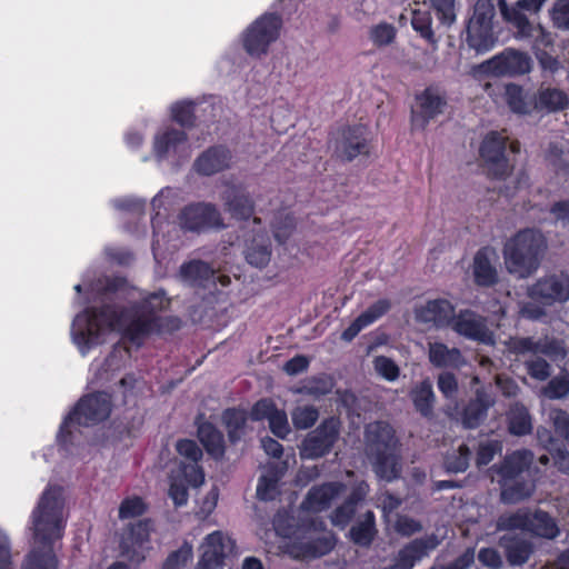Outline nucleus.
Returning a JSON list of instances; mask_svg holds the SVG:
<instances>
[{
    "mask_svg": "<svg viewBox=\"0 0 569 569\" xmlns=\"http://www.w3.org/2000/svg\"><path fill=\"white\" fill-rule=\"evenodd\" d=\"M169 305L164 292L157 291L144 297L140 306L120 313L110 307L99 312L86 311L74 320V341L79 346H90L102 341L106 332L117 331L123 339L139 346L151 335L163 331L164 319L158 312L166 310Z\"/></svg>",
    "mask_w": 569,
    "mask_h": 569,
    "instance_id": "f257e3e1",
    "label": "nucleus"
},
{
    "mask_svg": "<svg viewBox=\"0 0 569 569\" xmlns=\"http://www.w3.org/2000/svg\"><path fill=\"white\" fill-rule=\"evenodd\" d=\"M64 500L60 487H49L32 512L33 546L52 548L64 528Z\"/></svg>",
    "mask_w": 569,
    "mask_h": 569,
    "instance_id": "f03ea898",
    "label": "nucleus"
},
{
    "mask_svg": "<svg viewBox=\"0 0 569 569\" xmlns=\"http://www.w3.org/2000/svg\"><path fill=\"white\" fill-rule=\"evenodd\" d=\"M546 249L541 232L525 229L511 237L503 247V261L509 273L526 278L533 273Z\"/></svg>",
    "mask_w": 569,
    "mask_h": 569,
    "instance_id": "7ed1b4c3",
    "label": "nucleus"
},
{
    "mask_svg": "<svg viewBox=\"0 0 569 569\" xmlns=\"http://www.w3.org/2000/svg\"><path fill=\"white\" fill-rule=\"evenodd\" d=\"M528 296L531 302L523 305L520 312L525 318L538 320L546 316L545 308L569 301V274L560 271L540 277L528 288Z\"/></svg>",
    "mask_w": 569,
    "mask_h": 569,
    "instance_id": "20e7f679",
    "label": "nucleus"
},
{
    "mask_svg": "<svg viewBox=\"0 0 569 569\" xmlns=\"http://www.w3.org/2000/svg\"><path fill=\"white\" fill-rule=\"evenodd\" d=\"M547 0H518L508 6L506 0H499L502 18L516 28L515 37L518 40H532L535 44H549V33L540 24L530 22L526 12H538Z\"/></svg>",
    "mask_w": 569,
    "mask_h": 569,
    "instance_id": "39448f33",
    "label": "nucleus"
},
{
    "mask_svg": "<svg viewBox=\"0 0 569 569\" xmlns=\"http://www.w3.org/2000/svg\"><path fill=\"white\" fill-rule=\"evenodd\" d=\"M366 451L369 457L381 456L390 463V471L383 468V461L377 466V476L391 481L399 475L396 457V439L392 428L386 422H372L366 429Z\"/></svg>",
    "mask_w": 569,
    "mask_h": 569,
    "instance_id": "423d86ee",
    "label": "nucleus"
},
{
    "mask_svg": "<svg viewBox=\"0 0 569 569\" xmlns=\"http://www.w3.org/2000/svg\"><path fill=\"white\" fill-rule=\"evenodd\" d=\"M282 28V19L274 13H264L252 21L241 34L244 51L253 58L268 54L269 48L274 43Z\"/></svg>",
    "mask_w": 569,
    "mask_h": 569,
    "instance_id": "0eeeda50",
    "label": "nucleus"
},
{
    "mask_svg": "<svg viewBox=\"0 0 569 569\" xmlns=\"http://www.w3.org/2000/svg\"><path fill=\"white\" fill-rule=\"evenodd\" d=\"M260 217H253L251 222L246 224L248 229L244 236L243 254L246 261L256 268H264L271 260L272 249L271 241L266 231L260 227Z\"/></svg>",
    "mask_w": 569,
    "mask_h": 569,
    "instance_id": "6e6552de",
    "label": "nucleus"
},
{
    "mask_svg": "<svg viewBox=\"0 0 569 569\" xmlns=\"http://www.w3.org/2000/svg\"><path fill=\"white\" fill-rule=\"evenodd\" d=\"M335 154L342 160H352L369 152L368 129L361 124L337 131L332 140Z\"/></svg>",
    "mask_w": 569,
    "mask_h": 569,
    "instance_id": "1a4fd4ad",
    "label": "nucleus"
},
{
    "mask_svg": "<svg viewBox=\"0 0 569 569\" xmlns=\"http://www.w3.org/2000/svg\"><path fill=\"white\" fill-rule=\"evenodd\" d=\"M339 436V421L335 418L325 420L317 429L307 435L300 446L303 459H317L330 451Z\"/></svg>",
    "mask_w": 569,
    "mask_h": 569,
    "instance_id": "9d476101",
    "label": "nucleus"
},
{
    "mask_svg": "<svg viewBox=\"0 0 569 569\" xmlns=\"http://www.w3.org/2000/svg\"><path fill=\"white\" fill-rule=\"evenodd\" d=\"M323 523H312L307 529L299 530L293 546L295 557H320L328 553L333 547V539L329 532H321Z\"/></svg>",
    "mask_w": 569,
    "mask_h": 569,
    "instance_id": "9b49d317",
    "label": "nucleus"
},
{
    "mask_svg": "<svg viewBox=\"0 0 569 569\" xmlns=\"http://www.w3.org/2000/svg\"><path fill=\"white\" fill-rule=\"evenodd\" d=\"M507 140L508 137L502 132H490L480 148L481 158L489 173L497 178L506 177L512 169V164L505 154Z\"/></svg>",
    "mask_w": 569,
    "mask_h": 569,
    "instance_id": "f8f14e48",
    "label": "nucleus"
},
{
    "mask_svg": "<svg viewBox=\"0 0 569 569\" xmlns=\"http://www.w3.org/2000/svg\"><path fill=\"white\" fill-rule=\"evenodd\" d=\"M234 541L223 531L209 533L200 545L197 569H218L224 557L232 552Z\"/></svg>",
    "mask_w": 569,
    "mask_h": 569,
    "instance_id": "ddd939ff",
    "label": "nucleus"
},
{
    "mask_svg": "<svg viewBox=\"0 0 569 569\" xmlns=\"http://www.w3.org/2000/svg\"><path fill=\"white\" fill-rule=\"evenodd\" d=\"M110 410L111 402L107 393L89 395L79 401L69 420L79 425H93L107 419Z\"/></svg>",
    "mask_w": 569,
    "mask_h": 569,
    "instance_id": "4468645a",
    "label": "nucleus"
},
{
    "mask_svg": "<svg viewBox=\"0 0 569 569\" xmlns=\"http://www.w3.org/2000/svg\"><path fill=\"white\" fill-rule=\"evenodd\" d=\"M531 58L521 51L507 49L487 62L488 70L496 76H518L531 70Z\"/></svg>",
    "mask_w": 569,
    "mask_h": 569,
    "instance_id": "2eb2a0df",
    "label": "nucleus"
},
{
    "mask_svg": "<svg viewBox=\"0 0 569 569\" xmlns=\"http://www.w3.org/2000/svg\"><path fill=\"white\" fill-rule=\"evenodd\" d=\"M150 523L140 521L131 527L122 542L123 556L134 565L141 563L150 549Z\"/></svg>",
    "mask_w": 569,
    "mask_h": 569,
    "instance_id": "dca6fc26",
    "label": "nucleus"
},
{
    "mask_svg": "<svg viewBox=\"0 0 569 569\" xmlns=\"http://www.w3.org/2000/svg\"><path fill=\"white\" fill-rule=\"evenodd\" d=\"M451 328L468 339L482 343H493L492 333L488 329L485 319L470 310L459 312L455 317Z\"/></svg>",
    "mask_w": 569,
    "mask_h": 569,
    "instance_id": "f3484780",
    "label": "nucleus"
},
{
    "mask_svg": "<svg viewBox=\"0 0 569 569\" xmlns=\"http://www.w3.org/2000/svg\"><path fill=\"white\" fill-rule=\"evenodd\" d=\"M445 100L432 90H425L417 97L412 109L411 124L415 130H422L436 116L443 112Z\"/></svg>",
    "mask_w": 569,
    "mask_h": 569,
    "instance_id": "a211bd4d",
    "label": "nucleus"
},
{
    "mask_svg": "<svg viewBox=\"0 0 569 569\" xmlns=\"http://www.w3.org/2000/svg\"><path fill=\"white\" fill-rule=\"evenodd\" d=\"M180 221L183 228L192 231L223 226L218 210L207 203L187 207L181 213Z\"/></svg>",
    "mask_w": 569,
    "mask_h": 569,
    "instance_id": "6ab92c4d",
    "label": "nucleus"
},
{
    "mask_svg": "<svg viewBox=\"0 0 569 569\" xmlns=\"http://www.w3.org/2000/svg\"><path fill=\"white\" fill-rule=\"evenodd\" d=\"M418 322L435 327L452 326L455 315L453 306L445 299H436L418 307L415 311Z\"/></svg>",
    "mask_w": 569,
    "mask_h": 569,
    "instance_id": "aec40b11",
    "label": "nucleus"
},
{
    "mask_svg": "<svg viewBox=\"0 0 569 569\" xmlns=\"http://www.w3.org/2000/svg\"><path fill=\"white\" fill-rule=\"evenodd\" d=\"M253 420H268L269 428L279 438H286L290 433V425L284 410L278 409L271 400L258 401L252 410Z\"/></svg>",
    "mask_w": 569,
    "mask_h": 569,
    "instance_id": "412c9836",
    "label": "nucleus"
},
{
    "mask_svg": "<svg viewBox=\"0 0 569 569\" xmlns=\"http://www.w3.org/2000/svg\"><path fill=\"white\" fill-rule=\"evenodd\" d=\"M178 453L188 460L180 470L184 477L186 482L193 487H199L204 481V475L198 466V461L202 457V451L198 445L188 439L179 440L176 445Z\"/></svg>",
    "mask_w": 569,
    "mask_h": 569,
    "instance_id": "4be33fe9",
    "label": "nucleus"
},
{
    "mask_svg": "<svg viewBox=\"0 0 569 569\" xmlns=\"http://www.w3.org/2000/svg\"><path fill=\"white\" fill-rule=\"evenodd\" d=\"M224 209L238 220L248 222L254 212V207L249 194L238 186H228L221 194Z\"/></svg>",
    "mask_w": 569,
    "mask_h": 569,
    "instance_id": "5701e85b",
    "label": "nucleus"
},
{
    "mask_svg": "<svg viewBox=\"0 0 569 569\" xmlns=\"http://www.w3.org/2000/svg\"><path fill=\"white\" fill-rule=\"evenodd\" d=\"M497 259V252L492 248H482L476 253L472 269L479 286H492L498 281Z\"/></svg>",
    "mask_w": 569,
    "mask_h": 569,
    "instance_id": "b1692460",
    "label": "nucleus"
},
{
    "mask_svg": "<svg viewBox=\"0 0 569 569\" xmlns=\"http://www.w3.org/2000/svg\"><path fill=\"white\" fill-rule=\"evenodd\" d=\"M512 349L520 355H545L550 358H565L567 352L563 346L555 339H540L533 341L530 338L519 339L512 342Z\"/></svg>",
    "mask_w": 569,
    "mask_h": 569,
    "instance_id": "393cba45",
    "label": "nucleus"
},
{
    "mask_svg": "<svg viewBox=\"0 0 569 569\" xmlns=\"http://www.w3.org/2000/svg\"><path fill=\"white\" fill-rule=\"evenodd\" d=\"M345 491L340 482L325 483L313 487L307 495L302 507L311 512H319L327 509Z\"/></svg>",
    "mask_w": 569,
    "mask_h": 569,
    "instance_id": "a878e982",
    "label": "nucleus"
},
{
    "mask_svg": "<svg viewBox=\"0 0 569 569\" xmlns=\"http://www.w3.org/2000/svg\"><path fill=\"white\" fill-rule=\"evenodd\" d=\"M428 358L431 365L437 368H460L465 359L458 348H449L438 341L428 343Z\"/></svg>",
    "mask_w": 569,
    "mask_h": 569,
    "instance_id": "bb28decb",
    "label": "nucleus"
},
{
    "mask_svg": "<svg viewBox=\"0 0 569 569\" xmlns=\"http://www.w3.org/2000/svg\"><path fill=\"white\" fill-rule=\"evenodd\" d=\"M390 309L388 300H378L363 311L353 322L341 333L345 341H351L362 329L373 323Z\"/></svg>",
    "mask_w": 569,
    "mask_h": 569,
    "instance_id": "cd10ccee",
    "label": "nucleus"
},
{
    "mask_svg": "<svg viewBox=\"0 0 569 569\" xmlns=\"http://www.w3.org/2000/svg\"><path fill=\"white\" fill-rule=\"evenodd\" d=\"M230 152L224 148H213L203 152L196 161V170L210 176L229 167Z\"/></svg>",
    "mask_w": 569,
    "mask_h": 569,
    "instance_id": "c85d7f7f",
    "label": "nucleus"
},
{
    "mask_svg": "<svg viewBox=\"0 0 569 569\" xmlns=\"http://www.w3.org/2000/svg\"><path fill=\"white\" fill-rule=\"evenodd\" d=\"M497 39L492 26L478 24L477 21H469L467 27V42L477 52H486L493 48Z\"/></svg>",
    "mask_w": 569,
    "mask_h": 569,
    "instance_id": "c756f323",
    "label": "nucleus"
},
{
    "mask_svg": "<svg viewBox=\"0 0 569 569\" xmlns=\"http://www.w3.org/2000/svg\"><path fill=\"white\" fill-rule=\"evenodd\" d=\"M503 99L515 113L529 114L536 110L535 96L529 94L517 84L510 83L506 86Z\"/></svg>",
    "mask_w": 569,
    "mask_h": 569,
    "instance_id": "7c9ffc66",
    "label": "nucleus"
},
{
    "mask_svg": "<svg viewBox=\"0 0 569 569\" xmlns=\"http://www.w3.org/2000/svg\"><path fill=\"white\" fill-rule=\"evenodd\" d=\"M536 110L556 112L569 106L566 92L557 88H540L535 94Z\"/></svg>",
    "mask_w": 569,
    "mask_h": 569,
    "instance_id": "2f4dec72",
    "label": "nucleus"
},
{
    "mask_svg": "<svg viewBox=\"0 0 569 569\" xmlns=\"http://www.w3.org/2000/svg\"><path fill=\"white\" fill-rule=\"evenodd\" d=\"M532 462V453L528 450L515 451L508 456L498 470L499 479L515 480L530 463Z\"/></svg>",
    "mask_w": 569,
    "mask_h": 569,
    "instance_id": "473e14b6",
    "label": "nucleus"
},
{
    "mask_svg": "<svg viewBox=\"0 0 569 569\" xmlns=\"http://www.w3.org/2000/svg\"><path fill=\"white\" fill-rule=\"evenodd\" d=\"M376 533L377 529L372 511H366L357 519L356 523L350 529L351 540L363 547H367L372 542Z\"/></svg>",
    "mask_w": 569,
    "mask_h": 569,
    "instance_id": "72a5a7b5",
    "label": "nucleus"
},
{
    "mask_svg": "<svg viewBox=\"0 0 569 569\" xmlns=\"http://www.w3.org/2000/svg\"><path fill=\"white\" fill-rule=\"evenodd\" d=\"M198 437L206 450L213 458H221L224 453V441L222 433L210 422H203L198 428Z\"/></svg>",
    "mask_w": 569,
    "mask_h": 569,
    "instance_id": "f704fd0d",
    "label": "nucleus"
},
{
    "mask_svg": "<svg viewBox=\"0 0 569 569\" xmlns=\"http://www.w3.org/2000/svg\"><path fill=\"white\" fill-rule=\"evenodd\" d=\"M493 405L492 399L485 392H477V397L471 401L463 412V425L467 428L477 427L486 417L487 410Z\"/></svg>",
    "mask_w": 569,
    "mask_h": 569,
    "instance_id": "c9c22d12",
    "label": "nucleus"
},
{
    "mask_svg": "<svg viewBox=\"0 0 569 569\" xmlns=\"http://www.w3.org/2000/svg\"><path fill=\"white\" fill-rule=\"evenodd\" d=\"M500 545L506 549L508 561L513 566L525 563L532 552V548L529 542L509 535H506L500 539Z\"/></svg>",
    "mask_w": 569,
    "mask_h": 569,
    "instance_id": "e433bc0d",
    "label": "nucleus"
},
{
    "mask_svg": "<svg viewBox=\"0 0 569 569\" xmlns=\"http://www.w3.org/2000/svg\"><path fill=\"white\" fill-rule=\"evenodd\" d=\"M501 486V499L507 503H516L528 497L535 490L530 481L518 482L515 480L498 481Z\"/></svg>",
    "mask_w": 569,
    "mask_h": 569,
    "instance_id": "4c0bfd02",
    "label": "nucleus"
},
{
    "mask_svg": "<svg viewBox=\"0 0 569 569\" xmlns=\"http://www.w3.org/2000/svg\"><path fill=\"white\" fill-rule=\"evenodd\" d=\"M22 569H57V559L52 548L33 546L26 558Z\"/></svg>",
    "mask_w": 569,
    "mask_h": 569,
    "instance_id": "58836bf2",
    "label": "nucleus"
},
{
    "mask_svg": "<svg viewBox=\"0 0 569 569\" xmlns=\"http://www.w3.org/2000/svg\"><path fill=\"white\" fill-rule=\"evenodd\" d=\"M529 519L527 531L548 539H553L558 536L559 529L556 522L546 512L537 511L532 515L529 513Z\"/></svg>",
    "mask_w": 569,
    "mask_h": 569,
    "instance_id": "ea45409f",
    "label": "nucleus"
},
{
    "mask_svg": "<svg viewBox=\"0 0 569 569\" xmlns=\"http://www.w3.org/2000/svg\"><path fill=\"white\" fill-rule=\"evenodd\" d=\"M412 401L416 409L423 416H429L432 412L435 393L432 390V383L429 379L421 381L415 387L411 392Z\"/></svg>",
    "mask_w": 569,
    "mask_h": 569,
    "instance_id": "a19ab883",
    "label": "nucleus"
},
{
    "mask_svg": "<svg viewBox=\"0 0 569 569\" xmlns=\"http://www.w3.org/2000/svg\"><path fill=\"white\" fill-rule=\"evenodd\" d=\"M540 395L550 400H561L569 396V371L562 370L540 390Z\"/></svg>",
    "mask_w": 569,
    "mask_h": 569,
    "instance_id": "79ce46f5",
    "label": "nucleus"
},
{
    "mask_svg": "<svg viewBox=\"0 0 569 569\" xmlns=\"http://www.w3.org/2000/svg\"><path fill=\"white\" fill-rule=\"evenodd\" d=\"M509 431L515 436H523L532 430L530 415L526 407L516 403L509 412Z\"/></svg>",
    "mask_w": 569,
    "mask_h": 569,
    "instance_id": "37998d69",
    "label": "nucleus"
},
{
    "mask_svg": "<svg viewBox=\"0 0 569 569\" xmlns=\"http://www.w3.org/2000/svg\"><path fill=\"white\" fill-rule=\"evenodd\" d=\"M369 40L377 48H383L393 43L397 37V29L388 22H379L368 30Z\"/></svg>",
    "mask_w": 569,
    "mask_h": 569,
    "instance_id": "c03bdc74",
    "label": "nucleus"
},
{
    "mask_svg": "<svg viewBox=\"0 0 569 569\" xmlns=\"http://www.w3.org/2000/svg\"><path fill=\"white\" fill-rule=\"evenodd\" d=\"M282 476L281 471H276L274 467L271 466L267 473L261 475L258 486L257 496L261 500H271L278 493V481Z\"/></svg>",
    "mask_w": 569,
    "mask_h": 569,
    "instance_id": "a18cd8bd",
    "label": "nucleus"
},
{
    "mask_svg": "<svg viewBox=\"0 0 569 569\" xmlns=\"http://www.w3.org/2000/svg\"><path fill=\"white\" fill-rule=\"evenodd\" d=\"M223 422L228 430L229 439L236 441L244 433L247 417L244 411L237 409L226 410L223 413Z\"/></svg>",
    "mask_w": 569,
    "mask_h": 569,
    "instance_id": "49530a36",
    "label": "nucleus"
},
{
    "mask_svg": "<svg viewBox=\"0 0 569 569\" xmlns=\"http://www.w3.org/2000/svg\"><path fill=\"white\" fill-rule=\"evenodd\" d=\"M184 141V134L180 130H171L156 138L154 151L158 157L168 154L171 150H176L179 143Z\"/></svg>",
    "mask_w": 569,
    "mask_h": 569,
    "instance_id": "de8ad7c7",
    "label": "nucleus"
},
{
    "mask_svg": "<svg viewBox=\"0 0 569 569\" xmlns=\"http://www.w3.org/2000/svg\"><path fill=\"white\" fill-rule=\"evenodd\" d=\"M319 418L318 410L312 406H299L291 412V420L296 429L305 430L312 427Z\"/></svg>",
    "mask_w": 569,
    "mask_h": 569,
    "instance_id": "09e8293b",
    "label": "nucleus"
},
{
    "mask_svg": "<svg viewBox=\"0 0 569 569\" xmlns=\"http://www.w3.org/2000/svg\"><path fill=\"white\" fill-rule=\"evenodd\" d=\"M182 277L190 282H200L214 277L213 270L204 262L193 261L181 267Z\"/></svg>",
    "mask_w": 569,
    "mask_h": 569,
    "instance_id": "8fccbe9b",
    "label": "nucleus"
},
{
    "mask_svg": "<svg viewBox=\"0 0 569 569\" xmlns=\"http://www.w3.org/2000/svg\"><path fill=\"white\" fill-rule=\"evenodd\" d=\"M529 512L519 510L515 513L502 515L497 521L498 530H527L529 526Z\"/></svg>",
    "mask_w": 569,
    "mask_h": 569,
    "instance_id": "3c124183",
    "label": "nucleus"
},
{
    "mask_svg": "<svg viewBox=\"0 0 569 569\" xmlns=\"http://www.w3.org/2000/svg\"><path fill=\"white\" fill-rule=\"evenodd\" d=\"M375 372L387 381H395L400 375V368L390 358L385 356L375 357L373 361Z\"/></svg>",
    "mask_w": 569,
    "mask_h": 569,
    "instance_id": "603ef678",
    "label": "nucleus"
},
{
    "mask_svg": "<svg viewBox=\"0 0 569 569\" xmlns=\"http://www.w3.org/2000/svg\"><path fill=\"white\" fill-rule=\"evenodd\" d=\"M528 375L539 381H545L550 377V365L542 358L533 356L525 360Z\"/></svg>",
    "mask_w": 569,
    "mask_h": 569,
    "instance_id": "864d4df0",
    "label": "nucleus"
},
{
    "mask_svg": "<svg viewBox=\"0 0 569 569\" xmlns=\"http://www.w3.org/2000/svg\"><path fill=\"white\" fill-rule=\"evenodd\" d=\"M431 7L435 9L438 19L445 26L455 23L456 14V0H429Z\"/></svg>",
    "mask_w": 569,
    "mask_h": 569,
    "instance_id": "5fc2aeb1",
    "label": "nucleus"
},
{
    "mask_svg": "<svg viewBox=\"0 0 569 569\" xmlns=\"http://www.w3.org/2000/svg\"><path fill=\"white\" fill-rule=\"evenodd\" d=\"M496 9L493 0H478L475 4L473 14L469 21H477L478 24L492 26Z\"/></svg>",
    "mask_w": 569,
    "mask_h": 569,
    "instance_id": "6e6d98bb",
    "label": "nucleus"
},
{
    "mask_svg": "<svg viewBox=\"0 0 569 569\" xmlns=\"http://www.w3.org/2000/svg\"><path fill=\"white\" fill-rule=\"evenodd\" d=\"M470 450L467 446L461 445L457 452L448 456L446 459V467L452 472H463L469 466Z\"/></svg>",
    "mask_w": 569,
    "mask_h": 569,
    "instance_id": "4d7b16f0",
    "label": "nucleus"
},
{
    "mask_svg": "<svg viewBox=\"0 0 569 569\" xmlns=\"http://www.w3.org/2000/svg\"><path fill=\"white\" fill-rule=\"evenodd\" d=\"M144 511L146 505L140 497H128L119 506V518L124 520L139 517Z\"/></svg>",
    "mask_w": 569,
    "mask_h": 569,
    "instance_id": "13d9d810",
    "label": "nucleus"
},
{
    "mask_svg": "<svg viewBox=\"0 0 569 569\" xmlns=\"http://www.w3.org/2000/svg\"><path fill=\"white\" fill-rule=\"evenodd\" d=\"M431 17L427 12L415 11L411 20L412 28L428 41L435 43V34L431 29Z\"/></svg>",
    "mask_w": 569,
    "mask_h": 569,
    "instance_id": "bf43d9fd",
    "label": "nucleus"
},
{
    "mask_svg": "<svg viewBox=\"0 0 569 569\" xmlns=\"http://www.w3.org/2000/svg\"><path fill=\"white\" fill-rule=\"evenodd\" d=\"M550 14L555 27L569 30V0H557Z\"/></svg>",
    "mask_w": 569,
    "mask_h": 569,
    "instance_id": "052dcab7",
    "label": "nucleus"
},
{
    "mask_svg": "<svg viewBox=\"0 0 569 569\" xmlns=\"http://www.w3.org/2000/svg\"><path fill=\"white\" fill-rule=\"evenodd\" d=\"M549 418L556 432L569 441V413L561 409H552Z\"/></svg>",
    "mask_w": 569,
    "mask_h": 569,
    "instance_id": "680f3d73",
    "label": "nucleus"
},
{
    "mask_svg": "<svg viewBox=\"0 0 569 569\" xmlns=\"http://www.w3.org/2000/svg\"><path fill=\"white\" fill-rule=\"evenodd\" d=\"M192 553V546L184 543L172 552L164 563L170 565L172 569H182L191 560Z\"/></svg>",
    "mask_w": 569,
    "mask_h": 569,
    "instance_id": "e2e57ef3",
    "label": "nucleus"
},
{
    "mask_svg": "<svg viewBox=\"0 0 569 569\" xmlns=\"http://www.w3.org/2000/svg\"><path fill=\"white\" fill-rule=\"evenodd\" d=\"M180 476L184 479L181 471H179L177 477L172 476L169 488V496L177 506L184 505L188 499L187 487L182 481L178 479Z\"/></svg>",
    "mask_w": 569,
    "mask_h": 569,
    "instance_id": "0e129e2a",
    "label": "nucleus"
},
{
    "mask_svg": "<svg viewBox=\"0 0 569 569\" xmlns=\"http://www.w3.org/2000/svg\"><path fill=\"white\" fill-rule=\"evenodd\" d=\"M438 388L446 398H455L458 392L456 377L449 372H442L438 377Z\"/></svg>",
    "mask_w": 569,
    "mask_h": 569,
    "instance_id": "69168bd1",
    "label": "nucleus"
},
{
    "mask_svg": "<svg viewBox=\"0 0 569 569\" xmlns=\"http://www.w3.org/2000/svg\"><path fill=\"white\" fill-rule=\"evenodd\" d=\"M499 451H501V445L498 441H488L480 445L477 455V465H488L493 459L495 455Z\"/></svg>",
    "mask_w": 569,
    "mask_h": 569,
    "instance_id": "338daca9",
    "label": "nucleus"
},
{
    "mask_svg": "<svg viewBox=\"0 0 569 569\" xmlns=\"http://www.w3.org/2000/svg\"><path fill=\"white\" fill-rule=\"evenodd\" d=\"M353 513L355 507L351 506L350 501H346L342 506L335 510V512L331 516V522L335 526L345 528L349 523Z\"/></svg>",
    "mask_w": 569,
    "mask_h": 569,
    "instance_id": "774afa93",
    "label": "nucleus"
}]
</instances>
